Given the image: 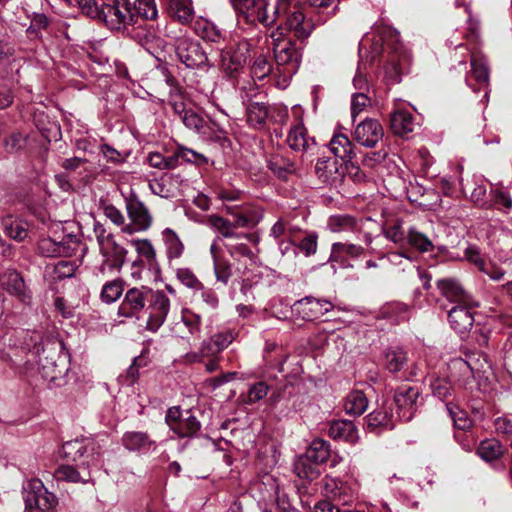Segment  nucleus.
Segmentation results:
<instances>
[{
	"label": "nucleus",
	"mask_w": 512,
	"mask_h": 512,
	"mask_svg": "<svg viewBox=\"0 0 512 512\" xmlns=\"http://www.w3.org/2000/svg\"><path fill=\"white\" fill-rule=\"evenodd\" d=\"M270 34L269 47L273 52L276 71L284 81L291 79L299 70L305 40L313 31V23L301 8L291 10Z\"/></svg>",
	"instance_id": "obj_1"
},
{
	"label": "nucleus",
	"mask_w": 512,
	"mask_h": 512,
	"mask_svg": "<svg viewBox=\"0 0 512 512\" xmlns=\"http://www.w3.org/2000/svg\"><path fill=\"white\" fill-rule=\"evenodd\" d=\"M402 46L399 41V32L390 27H377L374 34L366 35L359 44L361 63L353 78V86L358 92H368L367 62H373L377 56L385 57L384 73L390 83L401 81L399 61Z\"/></svg>",
	"instance_id": "obj_2"
},
{
	"label": "nucleus",
	"mask_w": 512,
	"mask_h": 512,
	"mask_svg": "<svg viewBox=\"0 0 512 512\" xmlns=\"http://www.w3.org/2000/svg\"><path fill=\"white\" fill-rule=\"evenodd\" d=\"M237 13L242 15L247 22H260L265 26H271L283 19L291 10L298 9L290 0H277L270 5L268 0H231Z\"/></svg>",
	"instance_id": "obj_3"
},
{
	"label": "nucleus",
	"mask_w": 512,
	"mask_h": 512,
	"mask_svg": "<svg viewBox=\"0 0 512 512\" xmlns=\"http://www.w3.org/2000/svg\"><path fill=\"white\" fill-rule=\"evenodd\" d=\"M227 213L234 217L232 222L217 215H210L207 219L208 224L216 229L223 237L233 238L232 227H253L259 223L262 213L248 203L241 205H225Z\"/></svg>",
	"instance_id": "obj_4"
},
{
	"label": "nucleus",
	"mask_w": 512,
	"mask_h": 512,
	"mask_svg": "<svg viewBox=\"0 0 512 512\" xmlns=\"http://www.w3.org/2000/svg\"><path fill=\"white\" fill-rule=\"evenodd\" d=\"M330 456V444L323 439H314L307 451V456L295 464V472L300 478L313 480L319 474L317 464L325 462Z\"/></svg>",
	"instance_id": "obj_5"
},
{
	"label": "nucleus",
	"mask_w": 512,
	"mask_h": 512,
	"mask_svg": "<svg viewBox=\"0 0 512 512\" xmlns=\"http://www.w3.org/2000/svg\"><path fill=\"white\" fill-rule=\"evenodd\" d=\"M103 16L100 17L110 29L120 30L137 24L138 19L125 0L103 2Z\"/></svg>",
	"instance_id": "obj_6"
},
{
	"label": "nucleus",
	"mask_w": 512,
	"mask_h": 512,
	"mask_svg": "<svg viewBox=\"0 0 512 512\" xmlns=\"http://www.w3.org/2000/svg\"><path fill=\"white\" fill-rule=\"evenodd\" d=\"M63 456L70 461H81L82 466L90 468L98 463L99 452L95 451V442L89 438L67 441L62 446Z\"/></svg>",
	"instance_id": "obj_7"
},
{
	"label": "nucleus",
	"mask_w": 512,
	"mask_h": 512,
	"mask_svg": "<svg viewBox=\"0 0 512 512\" xmlns=\"http://www.w3.org/2000/svg\"><path fill=\"white\" fill-rule=\"evenodd\" d=\"M251 47L252 45L249 40L242 39L222 50V68L227 75L234 77L244 68L250 55Z\"/></svg>",
	"instance_id": "obj_8"
},
{
	"label": "nucleus",
	"mask_w": 512,
	"mask_h": 512,
	"mask_svg": "<svg viewBox=\"0 0 512 512\" xmlns=\"http://www.w3.org/2000/svg\"><path fill=\"white\" fill-rule=\"evenodd\" d=\"M177 58L187 68L197 69L209 66L208 57L200 43L190 38H178L175 43Z\"/></svg>",
	"instance_id": "obj_9"
},
{
	"label": "nucleus",
	"mask_w": 512,
	"mask_h": 512,
	"mask_svg": "<svg viewBox=\"0 0 512 512\" xmlns=\"http://www.w3.org/2000/svg\"><path fill=\"white\" fill-rule=\"evenodd\" d=\"M24 501L26 508L46 511L57 503L56 496L49 492L39 479L30 480L24 487Z\"/></svg>",
	"instance_id": "obj_10"
},
{
	"label": "nucleus",
	"mask_w": 512,
	"mask_h": 512,
	"mask_svg": "<svg viewBox=\"0 0 512 512\" xmlns=\"http://www.w3.org/2000/svg\"><path fill=\"white\" fill-rule=\"evenodd\" d=\"M66 357L57 351L56 347L46 346L42 349V354L39 356V367L42 376L54 382L62 378L66 372Z\"/></svg>",
	"instance_id": "obj_11"
},
{
	"label": "nucleus",
	"mask_w": 512,
	"mask_h": 512,
	"mask_svg": "<svg viewBox=\"0 0 512 512\" xmlns=\"http://www.w3.org/2000/svg\"><path fill=\"white\" fill-rule=\"evenodd\" d=\"M152 293L153 289L148 286L133 287L128 289L119 306V315L128 318L137 317L139 313L146 307V304Z\"/></svg>",
	"instance_id": "obj_12"
},
{
	"label": "nucleus",
	"mask_w": 512,
	"mask_h": 512,
	"mask_svg": "<svg viewBox=\"0 0 512 512\" xmlns=\"http://www.w3.org/2000/svg\"><path fill=\"white\" fill-rule=\"evenodd\" d=\"M334 308L331 301L306 296L293 304V311L304 320L317 319Z\"/></svg>",
	"instance_id": "obj_13"
},
{
	"label": "nucleus",
	"mask_w": 512,
	"mask_h": 512,
	"mask_svg": "<svg viewBox=\"0 0 512 512\" xmlns=\"http://www.w3.org/2000/svg\"><path fill=\"white\" fill-rule=\"evenodd\" d=\"M149 299H151L150 315L147 319L146 328L155 332L166 320L170 311V300L161 290L153 291Z\"/></svg>",
	"instance_id": "obj_14"
},
{
	"label": "nucleus",
	"mask_w": 512,
	"mask_h": 512,
	"mask_svg": "<svg viewBox=\"0 0 512 512\" xmlns=\"http://www.w3.org/2000/svg\"><path fill=\"white\" fill-rule=\"evenodd\" d=\"M343 161L332 156L320 157L315 165L318 179L328 185L339 183L344 176Z\"/></svg>",
	"instance_id": "obj_15"
},
{
	"label": "nucleus",
	"mask_w": 512,
	"mask_h": 512,
	"mask_svg": "<svg viewBox=\"0 0 512 512\" xmlns=\"http://www.w3.org/2000/svg\"><path fill=\"white\" fill-rule=\"evenodd\" d=\"M384 131L381 124L372 118H366L359 122L353 131L354 140L361 146L373 148L383 137Z\"/></svg>",
	"instance_id": "obj_16"
},
{
	"label": "nucleus",
	"mask_w": 512,
	"mask_h": 512,
	"mask_svg": "<svg viewBox=\"0 0 512 512\" xmlns=\"http://www.w3.org/2000/svg\"><path fill=\"white\" fill-rule=\"evenodd\" d=\"M103 261L99 267L100 273L104 274L106 270L121 271L128 251L118 244L116 240H112L99 249Z\"/></svg>",
	"instance_id": "obj_17"
},
{
	"label": "nucleus",
	"mask_w": 512,
	"mask_h": 512,
	"mask_svg": "<svg viewBox=\"0 0 512 512\" xmlns=\"http://www.w3.org/2000/svg\"><path fill=\"white\" fill-rule=\"evenodd\" d=\"M323 490L326 497L347 504L357 494L358 484L355 481L345 482L337 478H327Z\"/></svg>",
	"instance_id": "obj_18"
},
{
	"label": "nucleus",
	"mask_w": 512,
	"mask_h": 512,
	"mask_svg": "<svg viewBox=\"0 0 512 512\" xmlns=\"http://www.w3.org/2000/svg\"><path fill=\"white\" fill-rule=\"evenodd\" d=\"M293 113L297 117V121L290 127L286 141L289 147L294 151L305 152L315 143L314 140L307 135V130L298 117L300 108L297 106L293 107Z\"/></svg>",
	"instance_id": "obj_19"
},
{
	"label": "nucleus",
	"mask_w": 512,
	"mask_h": 512,
	"mask_svg": "<svg viewBox=\"0 0 512 512\" xmlns=\"http://www.w3.org/2000/svg\"><path fill=\"white\" fill-rule=\"evenodd\" d=\"M437 287L441 294L449 301L457 304L477 305V301L467 293L461 284L452 278L440 279L437 281Z\"/></svg>",
	"instance_id": "obj_20"
},
{
	"label": "nucleus",
	"mask_w": 512,
	"mask_h": 512,
	"mask_svg": "<svg viewBox=\"0 0 512 512\" xmlns=\"http://www.w3.org/2000/svg\"><path fill=\"white\" fill-rule=\"evenodd\" d=\"M418 396V390L413 387H408L397 391L394 396V403L397 407V417L400 420H411L416 410V401Z\"/></svg>",
	"instance_id": "obj_21"
},
{
	"label": "nucleus",
	"mask_w": 512,
	"mask_h": 512,
	"mask_svg": "<svg viewBox=\"0 0 512 512\" xmlns=\"http://www.w3.org/2000/svg\"><path fill=\"white\" fill-rule=\"evenodd\" d=\"M478 306V303L477 305H466L465 303H461L451 308L448 312V319L451 327L460 334L469 331L474 323V317L471 309Z\"/></svg>",
	"instance_id": "obj_22"
},
{
	"label": "nucleus",
	"mask_w": 512,
	"mask_h": 512,
	"mask_svg": "<svg viewBox=\"0 0 512 512\" xmlns=\"http://www.w3.org/2000/svg\"><path fill=\"white\" fill-rule=\"evenodd\" d=\"M267 166L276 177L282 180H287L299 171L297 163L282 153L271 154L267 159Z\"/></svg>",
	"instance_id": "obj_23"
},
{
	"label": "nucleus",
	"mask_w": 512,
	"mask_h": 512,
	"mask_svg": "<svg viewBox=\"0 0 512 512\" xmlns=\"http://www.w3.org/2000/svg\"><path fill=\"white\" fill-rule=\"evenodd\" d=\"M4 288L23 303H29L31 292L27 289L22 276L16 270H9L1 278Z\"/></svg>",
	"instance_id": "obj_24"
},
{
	"label": "nucleus",
	"mask_w": 512,
	"mask_h": 512,
	"mask_svg": "<svg viewBox=\"0 0 512 512\" xmlns=\"http://www.w3.org/2000/svg\"><path fill=\"white\" fill-rule=\"evenodd\" d=\"M390 407H387L386 401L378 404L370 414L366 416L367 428L371 431L376 429H393L395 427L394 414L389 412Z\"/></svg>",
	"instance_id": "obj_25"
},
{
	"label": "nucleus",
	"mask_w": 512,
	"mask_h": 512,
	"mask_svg": "<svg viewBox=\"0 0 512 512\" xmlns=\"http://www.w3.org/2000/svg\"><path fill=\"white\" fill-rule=\"evenodd\" d=\"M128 216L136 226L137 231L147 230L152 223V217L147 207L138 199H130L126 203Z\"/></svg>",
	"instance_id": "obj_26"
},
{
	"label": "nucleus",
	"mask_w": 512,
	"mask_h": 512,
	"mask_svg": "<svg viewBox=\"0 0 512 512\" xmlns=\"http://www.w3.org/2000/svg\"><path fill=\"white\" fill-rule=\"evenodd\" d=\"M328 146L333 154L332 157H337V159L343 162L350 161L354 156V144L342 132L335 133Z\"/></svg>",
	"instance_id": "obj_27"
},
{
	"label": "nucleus",
	"mask_w": 512,
	"mask_h": 512,
	"mask_svg": "<svg viewBox=\"0 0 512 512\" xmlns=\"http://www.w3.org/2000/svg\"><path fill=\"white\" fill-rule=\"evenodd\" d=\"M328 433L335 440H343L352 444L356 443L359 438L355 424L349 420L332 421Z\"/></svg>",
	"instance_id": "obj_28"
},
{
	"label": "nucleus",
	"mask_w": 512,
	"mask_h": 512,
	"mask_svg": "<svg viewBox=\"0 0 512 512\" xmlns=\"http://www.w3.org/2000/svg\"><path fill=\"white\" fill-rule=\"evenodd\" d=\"M122 442L124 447L129 451L146 453L155 448V442L144 432H126L123 435Z\"/></svg>",
	"instance_id": "obj_29"
},
{
	"label": "nucleus",
	"mask_w": 512,
	"mask_h": 512,
	"mask_svg": "<svg viewBox=\"0 0 512 512\" xmlns=\"http://www.w3.org/2000/svg\"><path fill=\"white\" fill-rule=\"evenodd\" d=\"M54 475L57 481L83 484L92 482V477L87 466H83V471L80 472L74 466L62 465L56 469Z\"/></svg>",
	"instance_id": "obj_30"
},
{
	"label": "nucleus",
	"mask_w": 512,
	"mask_h": 512,
	"mask_svg": "<svg viewBox=\"0 0 512 512\" xmlns=\"http://www.w3.org/2000/svg\"><path fill=\"white\" fill-rule=\"evenodd\" d=\"M381 363L390 373H397L407 364L406 352L399 347L387 348L383 351Z\"/></svg>",
	"instance_id": "obj_31"
},
{
	"label": "nucleus",
	"mask_w": 512,
	"mask_h": 512,
	"mask_svg": "<svg viewBox=\"0 0 512 512\" xmlns=\"http://www.w3.org/2000/svg\"><path fill=\"white\" fill-rule=\"evenodd\" d=\"M233 340L234 333L231 331L220 332L213 335L208 342H203L201 347L202 356H210L223 351Z\"/></svg>",
	"instance_id": "obj_32"
},
{
	"label": "nucleus",
	"mask_w": 512,
	"mask_h": 512,
	"mask_svg": "<svg viewBox=\"0 0 512 512\" xmlns=\"http://www.w3.org/2000/svg\"><path fill=\"white\" fill-rule=\"evenodd\" d=\"M162 239L169 263L179 259L183 255L184 244L174 230L165 228L162 231Z\"/></svg>",
	"instance_id": "obj_33"
},
{
	"label": "nucleus",
	"mask_w": 512,
	"mask_h": 512,
	"mask_svg": "<svg viewBox=\"0 0 512 512\" xmlns=\"http://www.w3.org/2000/svg\"><path fill=\"white\" fill-rule=\"evenodd\" d=\"M241 237L247 238L249 240L254 239V236L251 234L234 235V237L230 238L229 241L224 244V246L231 258L235 261H240L242 258H247L252 261L254 258V253L247 247L245 243L238 242V239Z\"/></svg>",
	"instance_id": "obj_34"
},
{
	"label": "nucleus",
	"mask_w": 512,
	"mask_h": 512,
	"mask_svg": "<svg viewBox=\"0 0 512 512\" xmlns=\"http://www.w3.org/2000/svg\"><path fill=\"white\" fill-rule=\"evenodd\" d=\"M38 251L45 257H62L70 255V248L65 242L55 241L50 237L42 238L39 241Z\"/></svg>",
	"instance_id": "obj_35"
},
{
	"label": "nucleus",
	"mask_w": 512,
	"mask_h": 512,
	"mask_svg": "<svg viewBox=\"0 0 512 512\" xmlns=\"http://www.w3.org/2000/svg\"><path fill=\"white\" fill-rule=\"evenodd\" d=\"M368 403V398L362 391L354 390L345 398L344 410L347 414L360 416L368 408Z\"/></svg>",
	"instance_id": "obj_36"
},
{
	"label": "nucleus",
	"mask_w": 512,
	"mask_h": 512,
	"mask_svg": "<svg viewBox=\"0 0 512 512\" xmlns=\"http://www.w3.org/2000/svg\"><path fill=\"white\" fill-rule=\"evenodd\" d=\"M391 128L397 135L404 136L414 129V120L410 112L396 110L391 116Z\"/></svg>",
	"instance_id": "obj_37"
},
{
	"label": "nucleus",
	"mask_w": 512,
	"mask_h": 512,
	"mask_svg": "<svg viewBox=\"0 0 512 512\" xmlns=\"http://www.w3.org/2000/svg\"><path fill=\"white\" fill-rule=\"evenodd\" d=\"M450 369L452 377L463 387L469 385L474 378L472 367L461 358L453 359L450 363Z\"/></svg>",
	"instance_id": "obj_38"
},
{
	"label": "nucleus",
	"mask_w": 512,
	"mask_h": 512,
	"mask_svg": "<svg viewBox=\"0 0 512 512\" xmlns=\"http://www.w3.org/2000/svg\"><path fill=\"white\" fill-rule=\"evenodd\" d=\"M477 455L486 462H493L504 455V448L498 440L486 439L479 444Z\"/></svg>",
	"instance_id": "obj_39"
},
{
	"label": "nucleus",
	"mask_w": 512,
	"mask_h": 512,
	"mask_svg": "<svg viewBox=\"0 0 512 512\" xmlns=\"http://www.w3.org/2000/svg\"><path fill=\"white\" fill-rule=\"evenodd\" d=\"M169 11L172 17L184 24L190 22L194 16L191 0H170Z\"/></svg>",
	"instance_id": "obj_40"
},
{
	"label": "nucleus",
	"mask_w": 512,
	"mask_h": 512,
	"mask_svg": "<svg viewBox=\"0 0 512 512\" xmlns=\"http://www.w3.org/2000/svg\"><path fill=\"white\" fill-rule=\"evenodd\" d=\"M201 424L197 418L191 414L190 411L185 412V417L178 421V424H174L172 430L179 437H194L200 431Z\"/></svg>",
	"instance_id": "obj_41"
},
{
	"label": "nucleus",
	"mask_w": 512,
	"mask_h": 512,
	"mask_svg": "<svg viewBox=\"0 0 512 512\" xmlns=\"http://www.w3.org/2000/svg\"><path fill=\"white\" fill-rule=\"evenodd\" d=\"M471 76L479 85L485 88L488 86L489 68L483 56L478 54L471 56Z\"/></svg>",
	"instance_id": "obj_42"
},
{
	"label": "nucleus",
	"mask_w": 512,
	"mask_h": 512,
	"mask_svg": "<svg viewBox=\"0 0 512 512\" xmlns=\"http://www.w3.org/2000/svg\"><path fill=\"white\" fill-rule=\"evenodd\" d=\"M124 281L120 278L106 282L100 293V299L105 304L116 302L123 294Z\"/></svg>",
	"instance_id": "obj_43"
},
{
	"label": "nucleus",
	"mask_w": 512,
	"mask_h": 512,
	"mask_svg": "<svg viewBox=\"0 0 512 512\" xmlns=\"http://www.w3.org/2000/svg\"><path fill=\"white\" fill-rule=\"evenodd\" d=\"M131 244L134 246L139 259L146 261L149 266L153 267L157 264L156 250L149 239H133Z\"/></svg>",
	"instance_id": "obj_44"
},
{
	"label": "nucleus",
	"mask_w": 512,
	"mask_h": 512,
	"mask_svg": "<svg viewBox=\"0 0 512 512\" xmlns=\"http://www.w3.org/2000/svg\"><path fill=\"white\" fill-rule=\"evenodd\" d=\"M328 229L333 233L354 231L357 221L350 215H332L327 222Z\"/></svg>",
	"instance_id": "obj_45"
},
{
	"label": "nucleus",
	"mask_w": 512,
	"mask_h": 512,
	"mask_svg": "<svg viewBox=\"0 0 512 512\" xmlns=\"http://www.w3.org/2000/svg\"><path fill=\"white\" fill-rule=\"evenodd\" d=\"M268 117V109L266 105L258 102L250 103L247 107V123L253 128H261L264 126Z\"/></svg>",
	"instance_id": "obj_46"
},
{
	"label": "nucleus",
	"mask_w": 512,
	"mask_h": 512,
	"mask_svg": "<svg viewBox=\"0 0 512 512\" xmlns=\"http://www.w3.org/2000/svg\"><path fill=\"white\" fill-rule=\"evenodd\" d=\"M183 124L190 130L195 131L198 134H201L203 136L209 137L206 121L204 118L197 113L196 111L192 109H188L187 112H185L182 115L181 118Z\"/></svg>",
	"instance_id": "obj_47"
},
{
	"label": "nucleus",
	"mask_w": 512,
	"mask_h": 512,
	"mask_svg": "<svg viewBox=\"0 0 512 512\" xmlns=\"http://www.w3.org/2000/svg\"><path fill=\"white\" fill-rule=\"evenodd\" d=\"M383 314L392 321L399 323L409 319L411 307L402 302H391L384 307Z\"/></svg>",
	"instance_id": "obj_48"
},
{
	"label": "nucleus",
	"mask_w": 512,
	"mask_h": 512,
	"mask_svg": "<svg viewBox=\"0 0 512 512\" xmlns=\"http://www.w3.org/2000/svg\"><path fill=\"white\" fill-rule=\"evenodd\" d=\"M364 249L355 244L350 243H334L331 248L330 261H340L344 255L358 257L363 253Z\"/></svg>",
	"instance_id": "obj_49"
},
{
	"label": "nucleus",
	"mask_w": 512,
	"mask_h": 512,
	"mask_svg": "<svg viewBox=\"0 0 512 512\" xmlns=\"http://www.w3.org/2000/svg\"><path fill=\"white\" fill-rule=\"evenodd\" d=\"M495 207L504 212L512 209V199L508 192L502 188L491 190L488 208Z\"/></svg>",
	"instance_id": "obj_50"
},
{
	"label": "nucleus",
	"mask_w": 512,
	"mask_h": 512,
	"mask_svg": "<svg viewBox=\"0 0 512 512\" xmlns=\"http://www.w3.org/2000/svg\"><path fill=\"white\" fill-rule=\"evenodd\" d=\"M195 30L201 38L210 42H217L221 38V31L216 25L204 19L197 21Z\"/></svg>",
	"instance_id": "obj_51"
},
{
	"label": "nucleus",
	"mask_w": 512,
	"mask_h": 512,
	"mask_svg": "<svg viewBox=\"0 0 512 512\" xmlns=\"http://www.w3.org/2000/svg\"><path fill=\"white\" fill-rule=\"evenodd\" d=\"M6 234L14 240L22 241L28 235V225L19 219H9L4 222Z\"/></svg>",
	"instance_id": "obj_52"
},
{
	"label": "nucleus",
	"mask_w": 512,
	"mask_h": 512,
	"mask_svg": "<svg viewBox=\"0 0 512 512\" xmlns=\"http://www.w3.org/2000/svg\"><path fill=\"white\" fill-rule=\"evenodd\" d=\"M174 157L176 158L177 166L179 165L180 161L194 163L197 165L208 163V159L203 154L185 147H179L174 152Z\"/></svg>",
	"instance_id": "obj_53"
},
{
	"label": "nucleus",
	"mask_w": 512,
	"mask_h": 512,
	"mask_svg": "<svg viewBox=\"0 0 512 512\" xmlns=\"http://www.w3.org/2000/svg\"><path fill=\"white\" fill-rule=\"evenodd\" d=\"M408 242L421 252H429L433 250L432 241L423 233L415 228H410L407 234Z\"/></svg>",
	"instance_id": "obj_54"
},
{
	"label": "nucleus",
	"mask_w": 512,
	"mask_h": 512,
	"mask_svg": "<svg viewBox=\"0 0 512 512\" xmlns=\"http://www.w3.org/2000/svg\"><path fill=\"white\" fill-rule=\"evenodd\" d=\"M273 71V66L265 55H259L251 67V75L255 80H263Z\"/></svg>",
	"instance_id": "obj_55"
},
{
	"label": "nucleus",
	"mask_w": 512,
	"mask_h": 512,
	"mask_svg": "<svg viewBox=\"0 0 512 512\" xmlns=\"http://www.w3.org/2000/svg\"><path fill=\"white\" fill-rule=\"evenodd\" d=\"M134 10L137 17L145 20H153L157 17L158 11L154 0H133Z\"/></svg>",
	"instance_id": "obj_56"
},
{
	"label": "nucleus",
	"mask_w": 512,
	"mask_h": 512,
	"mask_svg": "<svg viewBox=\"0 0 512 512\" xmlns=\"http://www.w3.org/2000/svg\"><path fill=\"white\" fill-rule=\"evenodd\" d=\"M371 106V98L368 96L367 92H355L352 95L351 99V116L352 119L366 111L368 107Z\"/></svg>",
	"instance_id": "obj_57"
},
{
	"label": "nucleus",
	"mask_w": 512,
	"mask_h": 512,
	"mask_svg": "<svg viewBox=\"0 0 512 512\" xmlns=\"http://www.w3.org/2000/svg\"><path fill=\"white\" fill-rule=\"evenodd\" d=\"M176 278L189 289L195 291L203 289V284L189 268H177Z\"/></svg>",
	"instance_id": "obj_58"
},
{
	"label": "nucleus",
	"mask_w": 512,
	"mask_h": 512,
	"mask_svg": "<svg viewBox=\"0 0 512 512\" xmlns=\"http://www.w3.org/2000/svg\"><path fill=\"white\" fill-rule=\"evenodd\" d=\"M148 163L151 167L158 169H174L177 167L176 158L174 153L168 157L163 156L161 153L153 152L148 156Z\"/></svg>",
	"instance_id": "obj_59"
},
{
	"label": "nucleus",
	"mask_w": 512,
	"mask_h": 512,
	"mask_svg": "<svg viewBox=\"0 0 512 512\" xmlns=\"http://www.w3.org/2000/svg\"><path fill=\"white\" fill-rule=\"evenodd\" d=\"M214 274L217 281L227 284L230 277L232 276V267L227 259L224 257L221 259H215L213 262Z\"/></svg>",
	"instance_id": "obj_60"
},
{
	"label": "nucleus",
	"mask_w": 512,
	"mask_h": 512,
	"mask_svg": "<svg viewBox=\"0 0 512 512\" xmlns=\"http://www.w3.org/2000/svg\"><path fill=\"white\" fill-rule=\"evenodd\" d=\"M77 3L82 13L88 17L100 20L103 16V4L99 7L96 0H77Z\"/></svg>",
	"instance_id": "obj_61"
},
{
	"label": "nucleus",
	"mask_w": 512,
	"mask_h": 512,
	"mask_svg": "<svg viewBox=\"0 0 512 512\" xmlns=\"http://www.w3.org/2000/svg\"><path fill=\"white\" fill-rule=\"evenodd\" d=\"M268 391L269 388L265 382L255 383L249 388L245 403L253 404L262 400L267 396Z\"/></svg>",
	"instance_id": "obj_62"
},
{
	"label": "nucleus",
	"mask_w": 512,
	"mask_h": 512,
	"mask_svg": "<svg viewBox=\"0 0 512 512\" xmlns=\"http://www.w3.org/2000/svg\"><path fill=\"white\" fill-rule=\"evenodd\" d=\"M169 179L162 177L160 179H154L149 182V188L151 192L162 198H169L172 196L171 189L168 187Z\"/></svg>",
	"instance_id": "obj_63"
},
{
	"label": "nucleus",
	"mask_w": 512,
	"mask_h": 512,
	"mask_svg": "<svg viewBox=\"0 0 512 512\" xmlns=\"http://www.w3.org/2000/svg\"><path fill=\"white\" fill-rule=\"evenodd\" d=\"M296 249H298L306 257L314 255L317 251V235H307L296 245Z\"/></svg>",
	"instance_id": "obj_64"
}]
</instances>
